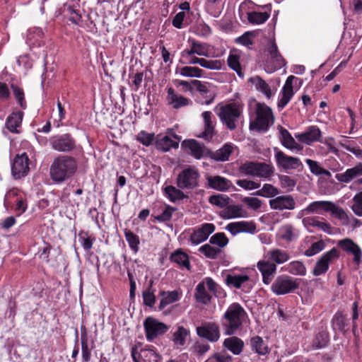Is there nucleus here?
<instances>
[{"label":"nucleus","mask_w":362,"mask_h":362,"mask_svg":"<svg viewBox=\"0 0 362 362\" xmlns=\"http://www.w3.org/2000/svg\"><path fill=\"white\" fill-rule=\"evenodd\" d=\"M77 170L76 159L68 155H59L49 167V177L54 184H62L71 178Z\"/></svg>","instance_id":"nucleus-1"},{"label":"nucleus","mask_w":362,"mask_h":362,"mask_svg":"<svg viewBox=\"0 0 362 362\" xmlns=\"http://www.w3.org/2000/svg\"><path fill=\"white\" fill-rule=\"evenodd\" d=\"M247 314L238 303L230 304L221 319L226 335H233L241 329Z\"/></svg>","instance_id":"nucleus-2"},{"label":"nucleus","mask_w":362,"mask_h":362,"mask_svg":"<svg viewBox=\"0 0 362 362\" xmlns=\"http://www.w3.org/2000/svg\"><path fill=\"white\" fill-rule=\"evenodd\" d=\"M274 122V117L272 109L264 103H258L255 109V117L250 122L251 131L258 133L267 132Z\"/></svg>","instance_id":"nucleus-3"},{"label":"nucleus","mask_w":362,"mask_h":362,"mask_svg":"<svg viewBox=\"0 0 362 362\" xmlns=\"http://www.w3.org/2000/svg\"><path fill=\"white\" fill-rule=\"evenodd\" d=\"M274 151L275 161L279 169L286 173L293 170L301 172L303 170V164L299 158L288 156L278 148H274Z\"/></svg>","instance_id":"nucleus-4"},{"label":"nucleus","mask_w":362,"mask_h":362,"mask_svg":"<svg viewBox=\"0 0 362 362\" xmlns=\"http://www.w3.org/2000/svg\"><path fill=\"white\" fill-rule=\"evenodd\" d=\"M199 177L198 170L194 166H188L177 175V187L182 189H194L199 186Z\"/></svg>","instance_id":"nucleus-5"},{"label":"nucleus","mask_w":362,"mask_h":362,"mask_svg":"<svg viewBox=\"0 0 362 362\" xmlns=\"http://www.w3.org/2000/svg\"><path fill=\"white\" fill-rule=\"evenodd\" d=\"M218 115L227 129L232 131L237 128L236 122L242 115V110L235 103H229L220 108Z\"/></svg>","instance_id":"nucleus-6"},{"label":"nucleus","mask_w":362,"mask_h":362,"mask_svg":"<svg viewBox=\"0 0 362 362\" xmlns=\"http://www.w3.org/2000/svg\"><path fill=\"white\" fill-rule=\"evenodd\" d=\"M299 287L296 279L288 275L278 276L271 286V291L277 296L293 293Z\"/></svg>","instance_id":"nucleus-7"},{"label":"nucleus","mask_w":362,"mask_h":362,"mask_svg":"<svg viewBox=\"0 0 362 362\" xmlns=\"http://www.w3.org/2000/svg\"><path fill=\"white\" fill-rule=\"evenodd\" d=\"M144 327L148 341H153L158 336L165 334L169 329L168 325L152 317L145 319Z\"/></svg>","instance_id":"nucleus-8"},{"label":"nucleus","mask_w":362,"mask_h":362,"mask_svg":"<svg viewBox=\"0 0 362 362\" xmlns=\"http://www.w3.org/2000/svg\"><path fill=\"white\" fill-rule=\"evenodd\" d=\"M49 144L54 150L59 152L69 153L76 148V140L69 133L52 136Z\"/></svg>","instance_id":"nucleus-9"},{"label":"nucleus","mask_w":362,"mask_h":362,"mask_svg":"<svg viewBox=\"0 0 362 362\" xmlns=\"http://www.w3.org/2000/svg\"><path fill=\"white\" fill-rule=\"evenodd\" d=\"M267 50L270 56L266 61L264 65L265 70L267 73H273L285 65L286 61L279 52L276 43L274 40L270 42Z\"/></svg>","instance_id":"nucleus-10"},{"label":"nucleus","mask_w":362,"mask_h":362,"mask_svg":"<svg viewBox=\"0 0 362 362\" xmlns=\"http://www.w3.org/2000/svg\"><path fill=\"white\" fill-rule=\"evenodd\" d=\"M339 251L336 247L325 252L315 263L313 270V275L317 276L325 274L329 269V264L334 259H339Z\"/></svg>","instance_id":"nucleus-11"},{"label":"nucleus","mask_w":362,"mask_h":362,"mask_svg":"<svg viewBox=\"0 0 362 362\" xmlns=\"http://www.w3.org/2000/svg\"><path fill=\"white\" fill-rule=\"evenodd\" d=\"M30 159L26 153L17 154L11 163V173L17 180L26 176L30 170Z\"/></svg>","instance_id":"nucleus-12"},{"label":"nucleus","mask_w":362,"mask_h":362,"mask_svg":"<svg viewBox=\"0 0 362 362\" xmlns=\"http://www.w3.org/2000/svg\"><path fill=\"white\" fill-rule=\"evenodd\" d=\"M216 229V226L211 223H204L199 227L194 229L190 235L189 242L193 245H197L206 241L209 235L212 234Z\"/></svg>","instance_id":"nucleus-13"},{"label":"nucleus","mask_w":362,"mask_h":362,"mask_svg":"<svg viewBox=\"0 0 362 362\" xmlns=\"http://www.w3.org/2000/svg\"><path fill=\"white\" fill-rule=\"evenodd\" d=\"M197 335L211 342H216L220 338V329L217 323L205 322L196 329Z\"/></svg>","instance_id":"nucleus-14"},{"label":"nucleus","mask_w":362,"mask_h":362,"mask_svg":"<svg viewBox=\"0 0 362 362\" xmlns=\"http://www.w3.org/2000/svg\"><path fill=\"white\" fill-rule=\"evenodd\" d=\"M257 267L262 274L263 283L266 285L270 284L276 272V265L265 257L264 254L263 259L257 262Z\"/></svg>","instance_id":"nucleus-15"},{"label":"nucleus","mask_w":362,"mask_h":362,"mask_svg":"<svg viewBox=\"0 0 362 362\" xmlns=\"http://www.w3.org/2000/svg\"><path fill=\"white\" fill-rule=\"evenodd\" d=\"M337 245L341 250L348 255L354 256L353 262L356 265H359L362 260V251L359 246L350 238H344L339 240L337 243Z\"/></svg>","instance_id":"nucleus-16"},{"label":"nucleus","mask_w":362,"mask_h":362,"mask_svg":"<svg viewBox=\"0 0 362 362\" xmlns=\"http://www.w3.org/2000/svg\"><path fill=\"white\" fill-rule=\"evenodd\" d=\"M296 138L301 143L311 145L314 142H323L322 132L317 126H309L303 133L295 134Z\"/></svg>","instance_id":"nucleus-17"},{"label":"nucleus","mask_w":362,"mask_h":362,"mask_svg":"<svg viewBox=\"0 0 362 362\" xmlns=\"http://www.w3.org/2000/svg\"><path fill=\"white\" fill-rule=\"evenodd\" d=\"M202 116L204 120V131L199 136L209 141L216 134V118L211 111L203 112Z\"/></svg>","instance_id":"nucleus-18"},{"label":"nucleus","mask_w":362,"mask_h":362,"mask_svg":"<svg viewBox=\"0 0 362 362\" xmlns=\"http://www.w3.org/2000/svg\"><path fill=\"white\" fill-rule=\"evenodd\" d=\"M297 79L298 78L295 77L294 76H289L287 78L281 90V96L278 101L279 108H284L294 95L295 92L293 90V83L294 80Z\"/></svg>","instance_id":"nucleus-19"},{"label":"nucleus","mask_w":362,"mask_h":362,"mask_svg":"<svg viewBox=\"0 0 362 362\" xmlns=\"http://www.w3.org/2000/svg\"><path fill=\"white\" fill-rule=\"evenodd\" d=\"M331 325L334 332L345 334L350 329L349 319L344 312L337 311L332 318Z\"/></svg>","instance_id":"nucleus-20"},{"label":"nucleus","mask_w":362,"mask_h":362,"mask_svg":"<svg viewBox=\"0 0 362 362\" xmlns=\"http://www.w3.org/2000/svg\"><path fill=\"white\" fill-rule=\"evenodd\" d=\"M256 224L252 221H238L228 223L226 229L235 235L240 233L254 234L256 233Z\"/></svg>","instance_id":"nucleus-21"},{"label":"nucleus","mask_w":362,"mask_h":362,"mask_svg":"<svg viewBox=\"0 0 362 362\" xmlns=\"http://www.w3.org/2000/svg\"><path fill=\"white\" fill-rule=\"evenodd\" d=\"M188 42L191 43V47L190 49H185L182 51L181 57L182 59L189 58L194 54L208 57L207 47L205 43L190 38Z\"/></svg>","instance_id":"nucleus-22"},{"label":"nucleus","mask_w":362,"mask_h":362,"mask_svg":"<svg viewBox=\"0 0 362 362\" xmlns=\"http://www.w3.org/2000/svg\"><path fill=\"white\" fill-rule=\"evenodd\" d=\"M269 206L273 209L292 210L296 207V202L291 195H283L269 200Z\"/></svg>","instance_id":"nucleus-23"},{"label":"nucleus","mask_w":362,"mask_h":362,"mask_svg":"<svg viewBox=\"0 0 362 362\" xmlns=\"http://www.w3.org/2000/svg\"><path fill=\"white\" fill-rule=\"evenodd\" d=\"M182 147L196 159L199 160L204 156V146L195 139L185 140L182 143Z\"/></svg>","instance_id":"nucleus-24"},{"label":"nucleus","mask_w":362,"mask_h":362,"mask_svg":"<svg viewBox=\"0 0 362 362\" xmlns=\"http://www.w3.org/2000/svg\"><path fill=\"white\" fill-rule=\"evenodd\" d=\"M24 113L22 111H16L11 113L6 118L5 127L13 134H18L21 127Z\"/></svg>","instance_id":"nucleus-25"},{"label":"nucleus","mask_w":362,"mask_h":362,"mask_svg":"<svg viewBox=\"0 0 362 362\" xmlns=\"http://www.w3.org/2000/svg\"><path fill=\"white\" fill-rule=\"evenodd\" d=\"M160 297L158 310H163L167 305L179 301L182 297V291L174 290L171 291H160L159 292Z\"/></svg>","instance_id":"nucleus-26"},{"label":"nucleus","mask_w":362,"mask_h":362,"mask_svg":"<svg viewBox=\"0 0 362 362\" xmlns=\"http://www.w3.org/2000/svg\"><path fill=\"white\" fill-rule=\"evenodd\" d=\"M171 262L176 264L180 269H186L188 271L191 270V264L189 255L183 252L182 249H177L172 252L169 257Z\"/></svg>","instance_id":"nucleus-27"},{"label":"nucleus","mask_w":362,"mask_h":362,"mask_svg":"<svg viewBox=\"0 0 362 362\" xmlns=\"http://www.w3.org/2000/svg\"><path fill=\"white\" fill-rule=\"evenodd\" d=\"M176 83L177 86H182L185 91L192 92L194 90H197L200 93H208L206 83L199 80H191L190 81L177 80Z\"/></svg>","instance_id":"nucleus-28"},{"label":"nucleus","mask_w":362,"mask_h":362,"mask_svg":"<svg viewBox=\"0 0 362 362\" xmlns=\"http://www.w3.org/2000/svg\"><path fill=\"white\" fill-rule=\"evenodd\" d=\"M174 137L177 139V141L173 140L168 136H164L160 139H156L155 141L156 149L163 152H167L171 148H177L180 137L176 134L174 135Z\"/></svg>","instance_id":"nucleus-29"},{"label":"nucleus","mask_w":362,"mask_h":362,"mask_svg":"<svg viewBox=\"0 0 362 362\" xmlns=\"http://www.w3.org/2000/svg\"><path fill=\"white\" fill-rule=\"evenodd\" d=\"M303 223L306 227L312 226L317 228L329 235L334 233V227L328 222L320 221L316 217H305L303 219Z\"/></svg>","instance_id":"nucleus-30"},{"label":"nucleus","mask_w":362,"mask_h":362,"mask_svg":"<svg viewBox=\"0 0 362 362\" xmlns=\"http://www.w3.org/2000/svg\"><path fill=\"white\" fill-rule=\"evenodd\" d=\"M362 175V163H357L354 167L348 168L344 173L338 174L337 179L344 183H349L354 179Z\"/></svg>","instance_id":"nucleus-31"},{"label":"nucleus","mask_w":362,"mask_h":362,"mask_svg":"<svg viewBox=\"0 0 362 362\" xmlns=\"http://www.w3.org/2000/svg\"><path fill=\"white\" fill-rule=\"evenodd\" d=\"M279 133L280 141L283 146L292 151H300L302 149V146L295 141L291 133L286 129L281 127Z\"/></svg>","instance_id":"nucleus-32"},{"label":"nucleus","mask_w":362,"mask_h":362,"mask_svg":"<svg viewBox=\"0 0 362 362\" xmlns=\"http://www.w3.org/2000/svg\"><path fill=\"white\" fill-rule=\"evenodd\" d=\"M265 257H268L272 262L276 264H281L290 259L288 252L281 249H272L265 253Z\"/></svg>","instance_id":"nucleus-33"},{"label":"nucleus","mask_w":362,"mask_h":362,"mask_svg":"<svg viewBox=\"0 0 362 362\" xmlns=\"http://www.w3.org/2000/svg\"><path fill=\"white\" fill-rule=\"evenodd\" d=\"M223 345L234 355H239L241 354L244 348L243 341L234 336L225 339Z\"/></svg>","instance_id":"nucleus-34"},{"label":"nucleus","mask_w":362,"mask_h":362,"mask_svg":"<svg viewBox=\"0 0 362 362\" xmlns=\"http://www.w3.org/2000/svg\"><path fill=\"white\" fill-rule=\"evenodd\" d=\"M167 99L168 103L172 105L173 108L179 109L182 107H185L189 105V100L182 95H178L175 93V90L173 88L168 89Z\"/></svg>","instance_id":"nucleus-35"},{"label":"nucleus","mask_w":362,"mask_h":362,"mask_svg":"<svg viewBox=\"0 0 362 362\" xmlns=\"http://www.w3.org/2000/svg\"><path fill=\"white\" fill-rule=\"evenodd\" d=\"M207 181L211 188L222 192L228 190L231 185L230 180L218 175L209 177Z\"/></svg>","instance_id":"nucleus-36"},{"label":"nucleus","mask_w":362,"mask_h":362,"mask_svg":"<svg viewBox=\"0 0 362 362\" xmlns=\"http://www.w3.org/2000/svg\"><path fill=\"white\" fill-rule=\"evenodd\" d=\"M249 280L250 277L247 274H228L226 278V282L228 286H233L235 288H242L243 291L245 292L248 291L244 288L245 286V284L248 282Z\"/></svg>","instance_id":"nucleus-37"},{"label":"nucleus","mask_w":362,"mask_h":362,"mask_svg":"<svg viewBox=\"0 0 362 362\" xmlns=\"http://www.w3.org/2000/svg\"><path fill=\"white\" fill-rule=\"evenodd\" d=\"M251 349L260 356L268 354L270 349L266 342L259 336H255L250 339Z\"/></svg>","instance_id":"nucleus-38"},{"label":"nucleus","mask_w":362,"mask_h":362,"mask_svg":"<svg viewBox=\"0 0 362 362\" xmlns=\"http://www.w3.org/2000/svg\"><path fill=\"white\" fill-rule=\"evenodd\" d=\"M19 190L16 188L11 189L6 195V199H11L16 197V211L18 212V214L24 213L27 210V202L26 199H23L19 194Z\"/></svg>","instance_id":"nucleus-39"},{"label":"nucleus","mask_w":362,"mask_h":362,"mask_svg":"<svg viewBox=\"0 0 362 362\" xmlns=\"http://www.w3.org/2000/svg\"><path fill=\"white\" fill-rule=\"evenodd\" d=\"M181 189L173 185H168L163 188V193L171 202H175L188 197Z\"/></svg>","instance_id":"nucleus-40"},{"label":"nucleus","mask_w":362,"mask_h":362,"mask_svg":"<svg viewBox=\"0 0 362 362\" xmlns=\"http://www.w3.org/2000/svg\"><path fill=\"white\" fill-rule=\"evenodd\" d=\"M153 280H150L147 287L142 292L143 303L149 308H152L156 301V288H153Z\"/></svg>","instance_id":"nucleus-41"},{"label":"nucleus","mask_w":362,"mask_h":362,"mask_svg":"<svg viewBox=\"0 0 362 362\" xmlns=\"http://www.w3.org/2000/svg\"><path fill=\"white\" fill-rule=\"evenodd\" d=\"M252 84L255 86L257 90L262 93L266 95L267 98H270L272 95V92L269 84L262 79L260 76H256L255 77H251L249 80Z\"/></svg>","instance_id":"nucleus-42"},{"label":"nucleus","mask_w":362,"mask_h":362,"mask_svg":"<svg viewBox=\"0 0 362 362\" xmlns=\"http://www.w3.org/2000/svg\"><path fill=\"white\" fill-rule=\"evenodd\" d=\"M194 298L197 302L204 305L211 303V296L206 291L204 281L199 283L196 286Z\"/></svg>","instance_id":"nucleus-43"},{"label":"nucleus","mask_w":362,"mask_h":362,"mask_svg":"<svg viewBox=\"0 0 362 362\" xmlns=\"http://www.w3.org/2000/svg\"><path fill=\"white\" fill-rule=\"evenodd\" d=\"M189 335V330L183 326H179L173 333L171 339L175 346L180 347L183 346L186 344L187 336Z\"/></svg>","instance_id":"nucleus-44"},{"label":"nucleus","mask_w":362,"mask_h":362,"mask_svg":"<svg viewBox=\"0 0 362 362\" xmlns=\"http://www.w3.org/2000/svg\"><path fill=\"white\" fill-rule=\"evenodd\" d=\"M329 201H315L303 209L306 214H320L321 211L328 212Z\"/></svg>","instance_id":"nucleus-45"},{"label":"nucleus","mask_w":362,"mask_h":362,"mask_svg":"<svg viewBox=\"0 0 362 362\" xmlns=\"http://www.w3.org/2000/svg\"><path fill=\"white\" fill-rule=\"evenodd\" d=\"M233 151V145L231 143H226L214 153L212 158L217 161L228 160Z\"/></svg>","instance_id":"nucleus-46"},{"label":"nucleus","mask_w":362,"mask_h":362,"mask_svg":"<svg viewBox=\"0 0 362 362\" xmlns=\"http://www.w3.org/2000/svg\"><path fill=\"white\" fill-rule=\"evenodd\" d=\"M221 216L225 219H230L243 216V209L240 205H227L221 211Z\"/></svg>","instance_id":"nucleus-47"},{"label":"nucleus","mask_w":362,"mask_h":362,"mask_svg":"<svg viewBox=\"0 0 362 362\" xmlns=\"http://www.w3.org/2000/svg\"><path fill=\"white\" fill-rule=\"evenodd\" d=\"M81 332L82 358L83 361L88 362L90 360L91 351L88 345L87 332L84 326H81Z\"/></svg>","instance_id":"nucleus-48"},{"label":"nucleus","mask_w":362,"mask_h":362,"mask_svg":"<svg viewBox=\"0 0 362 362\" xmlns=\"http://www.w3.org/2000/svg\"><path fill=\"white\" fill-rule=\"evenodd\" d=\"M78 241L81 244L85 251H90L92 247L93 243L95 241V237L93 235H90L88 231L81 230L78 233Z\"/></svg>","instance_id":"nucleus-49"},{"label":"nucleus","mask_w":362,"mask_h":362,"mask_svg":"<svg viewBox=\"0 0 362 362\" xmlns=\"http://www.w3.org/2000/svg\"><path fill=\"white\" fill-rule=\"evenodd\" d=\"M274 168L272 165L263 162H257L255 176L267 178L274 174Z\"/></svg>","instance_id":"nucleus-50"},{"label":"nucleus","mask_w":362,"mask_h":362,"mask_svg":"<svg viewBox=\"0 0 362 362\" xmlns=\"http://www.w3.org/2000/svg\"><path fill=\"white\" fill-rule=\"evenodd\" d=\"M11 88L18 105L23 110L27 108V102L25 98V92L22 87L16 83L11 84Z\"/></svg>","instance_id":"nucleus-51"},{"label":"nucleus","mask_w":362,"mask_h":362,"mask_svg":"<svg viewBox=\"0 0 362 362\" xmlns=\"http://www.w3.org/2000/svg\"><path fill=\"white\" fill-rule=\"evenodd\" d=\"M247 20L252 25H259L265 23L270 17L267 12L252 11L247 13Z\"/></svg>","instance_id":"nucleus-52"},{"label":"nucleus","mask_w":362,"mask_h":362,"mask_svg":"<svg viewBox=\"0 0 362 362\" xmlns=\"http://www.w3.org/2000/svg\"><path fill=\"white\" fill-rule=\"evenodd\" d=\"M125 239L129 244L130 249L134 254L137 253L139 250L140 240L139 235L134 233L129 229H125L124 231Z\"/></svg>","instance_id":"nucleus-53"},{"label":"nucleus","mask_w":362,"mask_h":362,"mask_svg":"<svg viewBox=\"0 0 362 362\" xmlns=\"http://www.w3.org/2000/svg\"><path fill=\"white\" fill-rule=\"evenodd\" d=\"M199 252L203 254L206 258L215 259L221 253L222 250L212 246V245L209 243L201 246L199 248Z\"/></svg>","instance_id":"nucleus-54"},{"label":"nucleus","mask_w":362,"mask_h":362,"mask_svg":"<svg viewBox=\"0 0 362 362\" xmlns=\"http://www.w3.org/2000/svg\"><path fill=\"white\" fill-rule=\"evenodd\" d=\"M286 270L293 275L305 276L306 274V268L303 262L300 261H293L288 264Z\"/></svg>","instance_id":"nucleus-55"},{"label":"nucleus","mask_w":362,"mask_h":362,"mask_svg":"<svg viewBox=\"0 0 362 362\" xmlns=\"http://www.w3.org/2000/svg\"><path fill=\"white\" fill-rule=\"evenodd\" d=\"M279 193V189L271 184H264L262 188L252 194L263 197H273Z\"/></svg>","instance_id":"nucleus-56"},{"label":"nucleus","mask_w":362,"mask_h":362,"mask_svg":"<svg viewBox=\"0 0 362 362\" xmlns=\"http://www.w3.org/2000/svg\"><path fill=\"white\" fill-rule=\"evenodd\" d=\"M230 199L225 194H219L211 195L209 198V202L219 208H226L229 204Z\"/></svg>","instance_id":"nucleus-57"},{"label":"nucleus","mask_w":362,"mask_h":362,"mask_svg":"<svg viewBox=\"0 0 362 362\" xmlns=\"http://www.w3.org/2000/svg\"><path fill=\"white\" fill-rule=\"evenodd\" d=\"M228 238L223 232L215 233L209 239L210 244L218 246L217 247L220 248L221 250L225 247L228 245Z\"/></svg>","instance_id":"nucleus-58"},{"label":"nucleus","mask_w":362,"mask_h":362,"mask_svg":"<svg viewBox=\"0 0 362 362\" xmlns=\"http://www.w3.org/2000/svg\"><path fill=\"white\" fill-rule=\"evenodd\" d=\"M180 73L186 77L201 78L204 76V71L197 66H184L180 69Z\"/></svg>","instance_id":"nucleus-59"},{"label":"nucleus","mask_w":362,"mask_h":362,"mask_svg":"<svg viewBox=\"0 0 362 362\" xmlns=\"http://www.w3.org/2000/svg\"><path fill=\"white\" fill-rule=\"evenodd\" d=\"M136 141L145 146H149L155 143L154 133H148L146 131L141 130L136 135Z\"/></svg>","instance_id":"nucleus-60"},{"label":"nucleus","mask_w":362,"mask_h":362,"mask_svg":"<svg viewBox=\"0 0 362 362\" xmlns=\"http://www.w3.org/2000/svg\"><path fill=\"white\" fill-rule=\"evenodd\" d=\"M305 162L313 174L315 175H330V173L327 170L322 168L317 161L308 158L305 160Z\"/></svg>","instance_id":"nucleus-61"},{"label":"nucleus","mask_w":362,"mask_h":362,"mask_svg":"<svg viewBox=\"0 0 362 362\" xmlns=\"http://www.w3.org/2000/svg\"><path fill=\"white\" fill-rule=\"evenodd\" d=\"M329 342V336L328 334L325 332H318L313 341V346L315 349H322L325 347Z\"/></svg>","instance_id":"nucleus-62"},{"label":"nucleus","mask_w":362,"mask_h":362,"mask_svg":"<svg viewBox=\"0 0 362 362\" xmlns=\"http://www.w3.org/2000/svg\"><path fill=\"white\" fill-rule=\"evenodd\" d=\"M205 362H233V357L226 351L216 352Z\"/></svg>","instance_id":"nucleus-63"},{"label":"nucleus","mask_w":362,"mask_h":362,"mask_svg":"<svg viewBox=\"0 0 362 362\" xmlns=\"http://www.w3.org/2000/svg\"><path fill=\"white\" fill-rule=\"evenodd\" d=\"M279 236L282 240L291 242L296 238L293 228L291 225H285L279 230Z\"/></svg>","instance_id":"nucleus-64"}]
</instances>
